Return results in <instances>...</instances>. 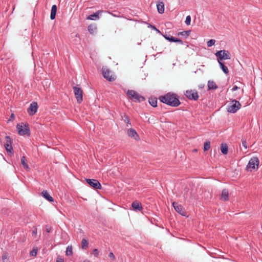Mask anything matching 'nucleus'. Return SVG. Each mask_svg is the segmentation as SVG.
Masks as SVG:
<instances>
[{"label": "nucleus", "mask_w": 262, "mask_h": 262, "mask_svg": "<svg viewBox=\"0 0 262 262\" xmlns=\"http://www.w3.org/2000/svg\"><path fill=\"white\" fill-rule=\"evenodd\" d=\"M159 100L161 102L172 107H177L181 104L179 96L172 92H168L159 96Z\"/></svg>", "instance_id": "1"}, {"label": "nucleus", "mask_w": 262, "mask_h": 262, "mask_svg": "<svg viewBox=\"0 0 262 262\" xmlns=\"http://www.w3.org/2000/svg\"><path fill=\"white\" fill-rule=\"evenodd\" d=\"M126 95L127 97L135 102H141L145 100L144 96L140 95L136 91L133 90H128L127 91Z\"/></svg>", "instance_id": "2"}, {"label": "nucleus", "mask_w": 262, "mask_h": 262, "mask_svg": "<svg viewBox=\"0 0 262 262\" xmlns=\"http://www.w3.org/2000/svg\"><path fill=\"white\" fill-rule=\"evenodd\" d=\"M259 161L257 157H253L251 158L246 166V169L249 171L252 170H256L258 168Z\"/></svg>", "instance_id": "3"}, {"label": "nucleus", "mask_w": 262, "mask_h": 262, "mask_svg": "<svg viewBox=\"0 0 262 262\" xmlns=\"http://www.w3.org/2000/svg\"><path fill=\"white\" fill-rule=\"evenodd\" d=\"M16 128L18 130V133L19 135L21 136H30V129L28 124H26L24 126L23 125L17 124L16 126Z\"/></svg>", "instance_id": "4"}, {"label": "nucleus", "mask_w": 262, "mask_h": 262, "mask_svg": "<svg viewBox=\"0 0 262 262\" xmlns=\"http://www.w3.org/2000/svg\"><path fill=\"white\" fill-rule=\"evenodd\" d=\"M215 55L217 57V61H221L222 60L230 59V56L229 52L227 50H220L217 51Z\"/></svg>", "instance_id": "5"}, {"label": "nucleus", "mask_w": 262, "mask_h": 262, "mask_svg": "<svg viewBox=\"0 0 262 262\" xmlns=\"http://www.w3.org/2000/svg\"><path fill=\"white\" fill-rule=\"evenodd\" d=\"M241 107V104L239 101L236 100H233L231 101V105H229L227 108V111L229 113H235Z\"/></svg>", "instance_id": "6"}, {"label": "nucleus", "mask_w": 262, "mask_h": 262, "mask_svg": "<svg viewBox=\"0 0 262 262\" xmlns=\"http://www.w3.org/2000/svg\"><path fill=\"white\" fill-rule=\"evenodd\" d=\"M6 139V143L5 144V149L8 152V155L10 156L13 155V148L12 145V141L11 138L9 136H6L5 137Z\"/></svg>", "instance_id": "7"}, {"label": "nucleus", "mask_w": 262, "mask_h": 262, "mask_svg": "<svg viewBox=\"0 0 262 262\" xmlns=\"http://www.w3.org/2000/svg\"><path fill=\"white\" fill-rule=\"evenodd\" d=\"M184 95L187 99L191 100L196 101L199 98L198 93L195 90H187Z\"/></svg>", "instance_id": "8"}, {"label": "nucleus", "mask_w": 262, "mask_h": 262, "mask_svg": "<svg viewBox=\"0 0 262 262\" xmlns=\"http://www.w3.org/2000/svg\"><path fill=\"white\" fill-rule=\"evenodd\" d=\"M73 89L77 103H81L83 100V91L77 86H74Z\"/></svg>", "instance_id": "9"}, {"label": "nucleus", "mask_w": 262, "mask_h": 262, "mask_svg": "<svg viewBox=\"0 0 262 262\" xmlns=\"http://www.w3.org/2000/svg\"><path fill=\"white\" fill-rule=\"evenodd\" d=\"M85 181L90 187L95 189H100L101 188V185L97 180L86 179Z\"/></svg>", "instance_id": "10"}, {"label": "nucleus", "mask_w": 262, "mask_h": 262, "mask_svg": "<svg viewBox=\"0 0 262 262\" xmlns=\"http://www.w3.org/2000/svg\"><path fill=\"white\" fill-rule=\"evenodd\" d=\"M102 74L104 78L109 81H113L116 79L115 76L111 74V72L107 68H102Z\"/></svg>", "instance_id": "11"}, {"label": "nucleus", "mask_w": 262, "mask_h": 262, "mask_svg": "<svg viewBox=\"0 0 262 262\" xmlns=\"http://www.w3.org/2000/svg\"><path fill=\"white\" fill-rule=\"evenodd\" d=\"M38 105L37 102H33L31 103L27 110V112L30 116L34 115L37 112Z\"/></svg>", "instance_id": "12"}, {"label": "nucleus", "mask_w": 262, "mask_h": 262, "mask_svg": "<svg viewBox=\"0 0 262 262\" xmlns=\"http://www.w3.org/2000/svg\"><path fill=\"white\" fill-rule=\"evenodd\" d=\"M172 206L174 208L176 211H177L178 213H179L180 214L183 216H185L186 212L182 205H179L178 203L176 202H173Z\"/></svg>", "instance_id": "13"}, {"label": "nucleus", "mask_w": 262, "mask_h": 262, "mask_svg": "<svg viewBox=\"0 0 262 262\" xmlns=\"http://www.w3.org/2000/svg\"><path fill=\"white\" fill-rule=\"evenodd\" d=\"M163 36L169 42H178L181 45H183L184 42L180 38L174 37L170 35L162 34Z\"/></svg>", "instance_id": "14"}, {"label": "nucleus", "mask_w": 262, "mask_h": 262, "mask_svg": "<svg viewBox=\"0 0 262 262\" xmlns=\"http://www.w3.org/2000/svg\"><path fill=\"white\" fill-rule=\"evenodd\" d=\"M127 135L133 138L136 141L140 140V138L137 132L134 128H130L127 131Z\"/></svg>", "instance_id": "15"}, {"label": "nucleus", "mask_w": 262, "mask_h": 262, "mask_svg": "<svg viewBox=\"0 0 262 262\" xmlns=\"http://www.w3.org/2000/svg\"><path fill=\"white\" fill-rule=\"evenodd\" d=\"M133 210L135 211H141L143 209L142 204L138 201H134L132 204Z\"/></svg>", "instance_id": "16"}, {"label": "nucleus", "mask_w": 262, "mask_h": 262, "mask_svg": "<svg viewBox=\"0 0 262 262\" xmlns=\"http://www.w3.org/2000/svg\"><path fill=\"white\" fill-rule=\"evenodd\" d=\"M102 12L101 11H98L96 12V13L90 15L88 16L86 18L87 19L89 20H96L97 19H98L99 18V14Z\"/></svg>", "instance_id": "17"}, {"label": "nucleus", "mask_w": 262, "mask_h": 262, "mask_svg": "<svg viewBox=\"0 0 262 262\" xmlns=\"http://www.w3.org/2000/svg\"><path fill=\"white\" fill-rule=\"evenodd\" d=\"M57 8L56 5H54L52 6L50 14V18L51 20H53L55 18L57 12Z\"/></svg>", "instance_id": "18"}, {"label": "nucleus", "mask_w": 262, "mask_h": 262, "mask_svg": "<svg viewBox=\"0 0 262 262\" xmlns=\"http://www.w3.org/2000/svg\"><path fill=\"white\" fill-rule=\"evenodd\" d=\"M229 192L227 189H223L222 192L221 199L224 201H227L228 200Z\"/></svg>", "instance_id": "19"}, {"label": "nucleus", "mask_w": 262, "mask_h": 262, "mask_svg": "<svg viewBox=\"0 0 262 262\" xmlns=\"http://www.w3.org/2000/svg\"><path fill=\"white\" fill-rule=\"evenodd\" d=\"M157 8L160 14H163L164 12V4L162 2H160L157 4Z\"/></svg>", "instance_id": "20"}, {"label": "nucleus", "mask_w": 262, "mask_h": 262, "mask_svg": "<svg viewBox=\"0 0 262 262\" xmlns=\"http://www.w3.org/2000/svg\"><path fill=\"white\" fill-rule=\"evenodd\" d=\"M41 194L42 196L50 202H53L54 201V199L51 196H50L47 191L43 190L41 192Z\"/></svg>", "instance_id": "21"}, {"label": "nucleus", "mask_w": 262, "mask_h": 262, "mask_svg": "<svg viewBox=\"0 0 262 262\" xmlns=\"http://www.w3.org/2000/svg\"><path fill=\"white\" fill-rule=\"evenodd\" d=\"M191 30H187V31H184L182 32H178L176 35L177 36L181 35L184 38H187L190 34Z\"/></svg>", "instance_id": "22"}, {"label": "nucleus", "mask_w": 262, "mask_h": 262, "mask_svg": "<svg viewBox=\"0 0 262 262\" xmlns=\"http://www.w3.org/2000/svg\"><path fill=\"white\" fill-rule=\"evenodd\" d=\"M221 69L225 74H228L229 70L228 68L225 65L224 63L221 61H217Z\"/></svg>", "instance_id": "23"}, {"label": "nucleus", "mask_w": 262, "mask_h": 262, "mask_svg": "<svg viewBox=\"0 0 262 262\" xmlns=\"http://www.w3.org/2000/svg\"><path fill=\"white\" fill-rule=\"evenodd\" d=\"M217 88V86L213 81H208V90H215Z\"/></svg>", "instance_id": "24"}, {"label": "nucleus", "mask_w": 262, "mask_h": 262, "mask_svg": "<svg viewBox=\"0 0 262 262\" xmlns=\"http://www.w3.org/2000/svg\"><path fill=\"white\" fill-rule=\"evenodd\" d=\"M89 247V241L85 238H83L81 241V248L83 250H86Z\"/></svg>", "instance_id": "25"}, {"label": "nucleus", "mask_w": 262, "mask_h": 262, "mask_svg": "<svg viewBox=\"0 0 262 262\" xmlns=\"http://www.w3.org/2000/svg\"><path fill=\"white\" fill-rule=\"evenodd\" d=\"M88 29L90 33L94 34L96 32L97 27L95 25L91 24L88 26Z\"/></svg>", "instance_id": "26"}, {"label": "nucleus", "mask_w": 262, "mask_h": 262, "mask_svg": "<svg viewBox=\"0 0 262 262\" xmlns=\"http://www.w3.org/2000/svg\"><path fill=\"white\" fill-rule=\"evenodd\" d=\"M122 120L126 123V126H128V125H130V119L128 116L125 114H124L122 116Z\"/></svg>", "instance_id": "27"}, {"label": "nucleus", "mask_w": 262, "mask_h": 262, "mask_svg": "<svg viewBox=\"0 0 262 262\" xmlns=\"http://www.w3.org/2000/svg\"><path fill=\"white\" fill-rule=\"evenodd\" d=\"M221 150L223 154L226 155L228 153V147L227 144H222L221 146Z\"/></svg>", "instance_id": "28"}, {"label": "nucleus", "mask_w": 262, "mask_h": 262, "mask_svg": "<svg viewBox=\"0 0 262 262\" xmlns=\"http://www.w3.org/2000/svg\"><path fill=\"white\" fill-rule=\"evenodd\" d=\"M148 102L152 106L154 107L157 106V99L156 98H149Z\"/></svg>", "instance_id": "29"}, {"label": "nucleus", "mask_w": 262, "mask_h": 262, "mask_svg": "<svg viewBox=\"0 0 262 262\" xmlns=\"http://www.w3.org/2000/svg\"><path fill=\"white\" fill-rule=\"evenodd\" d=\"M21 163L25 168H29L28 164L27 163V159L25 156H23L21 158Z\"/></svg>", "instance_id": "30"}, {"label": "nucleus", "mask_w": 262, "mask_h": 262, "mask_svg": "<svg viewBox=\"0 0 262 262\" xmlns=\"http://www.w3.org/2000/svg\"><path fill=\"white\" fill-rule=\"evenodd\" d=\"M66 255L67 256H71L73 255V248L72 246H68L66 249Z\"/></svg>", "instance_id": "31"}, {"label": "nucleus", "mask_w": 262, "mask_h": 262, "mask_svg": "<svg viewBox=\"0 0 262 262\" xmlns=\"http://www.w3.org/2000/svg\"><path fill=\"white\" fill-rule=\"evenodd\" d=\"M210 148V142L206 141L204 144V150L208 151Z\"/></svg>", "instance_id": "32"}, {"label": "nucleus", "mask_w": 262, "mask_h": 262, "mask_svg": "<svg viewBox=\"0 0 262 262\" xmlns=\"http://www.w3.org/2000/svg\"><path fill=\"white\" fill-rule=\"evenodd\" d=\"M37 251L38 250L37 248H33L30 253V255L32 256H36L37 253Z\"/></svg>", "instance_id": "33"}, {"label": "nucleus", "mask_w": 262, "mask_h": 262, "mask_svg": "<svg viewBox=\"0 0 262 262\" xmlns=\"http://www.w3.org/2000/svg\"><path fill=\"white\" fill-rule=\"evenodd\" d=\"M215 40L214 39H210L207 42V45L208 47H210L214 45Z\"/></svg>", "instance_id": "34"}, {"label": "nucleus", "mask_w": 262, "mask_h": 262, "mask_svg": "<svg viewBox=\"0 0 262 262\" xmlns=\"http://www.w3.org/2000/svg\"><path fill=\"white\" fill-rule=\"evenodd\" d=\"M3 262H8V255L7 253H4L2 256Z\"/></svg>", "instance_id": "35"}, {"label": "nucleus", "mask_w": 262, "mask_h": 262, "mask_svg": "<svg viewBox=\"0 0 262 262\" xmlns=\"http://www.w3.org/2000/svg\"><path fill=\"white\" fill-rule=\"evenodd\" d=\"M190 22H191V17L190 15H188L187 16H186L185 23L188 26V25H190Z\"/></svg>", "instance_id": "36"}, {"label": "nucleus", "mask_w": 262, "mask_h": 262, "mask_svg": "<svg viewBox=\"0 0 262 262\" xmlns=\"http://www.w3.org/2000/svg\"><path fill=\"white\" fill-rule=\"evenodd\" d=\"M93 254L95 257H98L99 255V251L97 249H94L93 251Z\"/></svg>", "instance_id": "37"}, {"label": "nucleus", "mask_w": 262, "mask_h": 262, "mask_svg": "<svg viewBox=\"0 0 262 262\" xmlns=\"http://www.w3.org/2000/svg\"><path fill=\"white\" fill-rule=\"evenodd\" d=\"M52 228L49 225H46V231L48 233H50L51 232Z\"/></svg>", "instance_id": "38"}, {"label": "nucleus", "mask_w": 262, "mask_h": 262, "mask_svg": "<svg viewBox=\"0 0 262 262\" xmlns=\"http://www.w3.org/2000/svg\"><path fill=\"white\" fill-rule=\"evenodd\" d=\"M108 256L113 260H115V259H116L115 256V255H114V254H113V252H110L109 253Z\"/></svg>", "instance_id": "39"}, {"label": "nucleus", "mask_w": 262, "mask_h": 262, "mask_svg": "<svg viewBox=\"0 0 262 262\" xmlns=\"http://www.w3.org/2000/svg\"><path fill=\"white\" fill-rule=\"evenodd\" d=\"M56 262H64L63 258H62L61 256H58L56 259Z\"/></svg>", "instance_id": "40"}, {"label": "nucleus", "mask_w": 262, "mask_h": 262, "mask_svg": "<svg viewBox=\"0 0 262 262\" xmlns=\"http://www.w3.org/2000/svg\"><path fill=\"white\" fill-rule=\"evenodd\" d=\"M242 145L245 147V149L247 148V142L245 140H242Z\"/></svg>", "instance_id": "41"}, {"label": "nucleus", "mask_w": 262, "mask_h": 262, "mask_svg": "<svg viewBox=\"0 0 262 262\" xmlns=\"http://www.w3.org/2000/svg\"><path fill=\"white\" fill-rule=\"evenodd\" d=\"M148 27H150L153 30H155L159 32H160L159 30L158 29H157V28L155 26H152L151 25H149V26H148Z\"/></svg>", "instance_id": "42"}, {"label": "nucleus", "mask_w": 262, "mask_h": 262, "mask_svg": "<svg viewBox=\"0 0 262 262\" xmlns=\"http://www.w3.org/2000/svg\"><path fill=\"white\" fill-rule=\"evenodd\" d=\"M37 233V229L35 228L32 232V234L33 236L36 235Z\"/></svg>", "instance_id": "43"}, {"label": "nucleus", "mask_w": 262, "mask_h": 262, "mask_svg": "<svg viewBox=\"0 0 262 262\" xmlns=\"http://www.w3.org/2000/svg\"><path fill=\"white\" fill-rule=\"evenodd\" d=\"M15 118V115L14 114H12L10 116V119L8 120V122L11 120V119H14Z\"/></svg>", "instance_id": "44"}, {"label": "nucleus", "mask_w": 262, "mask_h": 262, "mask_svg": "<svg viewBox=\"0 0 262 262\" xmlns=\"http://www.w3.org/2000/svg\"><path fill=\"white\" fill-rule=\"evenodd\" d=\"M239 89V88L237 85H234L233 88L232 89V91H235Z\"/></svg>", "instance_id": "45"}, {"label": "nucleus", "mask_w": 262, "mask_h": 262, "mask_svg": "<svg viewBox=\"0 0 262 262\" xmlns=\"http://www.w3.org/2000/svg\"><path fill=\"white\" fill-rule=\"evenodd\" d=\"M83 262H90L89 260L86 259L84 260Z\"/></svg>", "instance_id": "46"}, {"label": "nucleus", "mask_w": 262, "mask_h": 262, "mask_svg": "<svg viewBox=\"0 0 262 262\" xmlns=\"http://www.w3.org/2000/svg\"><path fill=\"white\" fill-rule=\"evenodd\" d=\"M193 151H197V149H193Z\"/></svg>", "instance_id": "47"}]
</instances>
